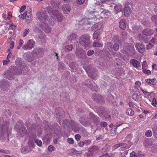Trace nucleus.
<instances>
[{
    "mask_svg": "<svg viewBox=\"0 0 157 157\" xmlns=\"http://www.w3.org/2000/svg\"><path fill=\"white\" fill-rule=\"evenodd\" d=\"M47 10L52 20H54L53 23H50L51 24L53 25L55 24V21H56L55 18L58 22H61L62 21L63 17L61 13L59 12L57 10H54L50 6L47 7Z\"/></svg>",
    "mask_w": 157,
    "mask_h": 157,
    "instance_id": "1",
    "label": "nucleus"
},
{
    "mask_svg": "<svg viewBox=\"0 0 157 157\" xmlns=\"http://www.w3.org/2000/svg\"><path fill=\"white\" fill-rule=\"evenodd\" d=\"M90 39V37L89 35L84 34L80 36L79 42L85 49H88L91 46Z\"/></svg>",
    "mask_w": 157,
    "mask_h": 157,
    "instance_id": "2",
    "label": "nucleus"
},
{
    "mask_svg": "<svg viewBox=\"0 0 157 157\" xmlns=\"http://www.w3.org/2000/svg\"><path fill=\"white\" fill-rule=\"evenodd\" d=\"M36 15L38 18L42 22L53 23L54 20H52L50 17L48 18L46 15V13L43 11H39L37 13Z\"/></svg>",
    "mask_w": 157,
    "mask_h": 157,
    "instance_id": "3",
    "label": "nucleus"
},
{
    "mask_svg": "<svg viewBox=\"0 0 157 157\" xmlns=\"http://www.w3.org/2000/svg\"><path fill=\"white\" fill-rule=\"evenodd\" d=\"M94 11L91 12V13H89L88 14V18H86L83 19L82 20V21L84 22V24L85 25H94V20L95 17H94Z\"/></svg>",
    "mask_w": 157,
    "mask_h": 157,
    "instance_id": "4",
    "label": "nucleus"
},
{
    "mask_svg": "<svg viewBox=\"0 0 157 157\" xmlns=\"http://www.w3.org/2000/svg\"><path fill=\"white\" fill-rule=\"evenodd\" d=\"M108 48L109 52L112 54H114L116 53V51L119 49V45L118 44H115L113 47H111L112 43L110 42H108L107 43Z\"/></svg>",
    "mask_w": 157,
    "mask_h": 157,
    "instance_id": "5",
    "label": "nucleus"
},
{
    "mask_svg": "<svg viewBox=\"0 0 157 157\" xmlns=\"http://www.w3.org/2000/svg\"><path fill=\"white\" fill-rule=\"evenodd\" d=\"M137 50L140 53H143L145 51L144 45L140 43H137L135 45Z\"/></svg>",
    "mask_w": 157,
    "mask_h": 157,
    "instance_id": "6",
    "label": "nucleus"
},
{
    "mask_svg": "<svg viewBox=\"0 0 157 157\" xmlns=\"http://www.w3.org/2000/svg\"><path fill=\"white\" fill-rule=\"evenodd\" d=\"M124 49L128 51L131 54L134 55L135 53V49L134 46L131 44H125Z\"/></svg>",
    "mask_w": 157,
    "mask_h": 157,
    "instance_id": "7",
    "label": "nucleus"
},
{
    "mask_svg": "<svg viewBox=\"0 0 157 157\" xmlns=\"http://www.w3.org/2000/svg\"><path fill=\"white\" fill-rule=\"evenodd\" d=\"M3 119L2 118H0V132L2 133V132H7V129H8V124H6V123H3L2 126L1 127V124L3 121Z\"/></svg>",
    "mask_w": 157,
    "mask_h": 157,
    "instance_id": "8",
    "label": "nucleus"
},
{
    "mask_svg": "<svg viewBox=\"0 0 157 157\" xmlns=\"http://www.w3.org/2000/svg\"><path fill=\"white\" fill-rule=\"evenodd\" d=\"M94 100L97 102L103 103L104 102L102 97L101 95L96 94H94L92 95Z\"/></svg>",
    "mask_w": 157,
    "mask_h": 157,
    "instance_id": "9",
    "label": "nucleus"
},
{
    "mask_svg": "<svg viewBox=\"0 0 157 157\" xmlns=\"http://www.w3.org/2000/svg\"><path fill=\"white\" fill-rule=\"evenodd\" d=\"M0 84L2 90L5 91L8 89L9 84L7 81H2L0 82Z\"/></svg>",
    "mask_w": 157,
    "mask_h": 157,
    "instance_id": "10",
    "label": "nucleus"
},
{
    "mask_svg": "<svg viewBox=\"0 0 157 157\" xmlns=\"http://www.w3.org/2000/svg\"><path fill=\"white\" fill-rule=\"evenodd\" d=\"M75 54L76 56L81 58L85 55L86 52L83 49L80 48L76 50Z\"/></svg>",
    "mask_w": 157,
    "mask_h": 157,
    "instance_id": "11",
    "label": "nucleus"
},
{
    "mask_svg": "<svg viewBox=\"0 0 157 157\" xmlns=\"http://www.w3.org/2000/svg\"><path fill=\"white\" fill-rule=\"evenodd\" d=\"M62 8L63 12L64 14H67L71 11V7L68 4H65L63 5Z\"/></svg>",
    "mask_w": 157,
    "mask_h": 157,
    "instance_id": "12",
    "label": "nucleus"
},
{
    "mask_svg": "<svg viewBox=\"0 0 157 157\" xmlns=\"http://www.w3.org/2000/svg\"><path fill=\"white\" fill-rule=\"evenodd\" d=\"M130 63L136 68H139L140 66V63L134 59H131L130 61Z\"/></svg>",
    "mask_w": 157,
    "mask_h": 157,
    "instance_id": "13",
    "label": "nucleus"
},
{
    "mask_svg": "<svg viewBox=\"0 0 157 157\" xmlns=\"http://www.w3.org/2000/svg\"><path fill=\"white\" fill-rule=\"evenodd\" d=\"M7 16L6 12V11H4L2 15V17L6 21L10 20L12 17V13L9 12L7 13Z\"/></svg>",
    "mask_w": 157,
    "mask_h": 157,
    "instance_id": "14",
    "label": "nucleus"
},
{
    "mask_svg": "<svg viewBox=\"0 0 157 157\" xmlns=\"http://www.w3.org/2000/svg\"><path fill=\"white\" fill-rule=\"evenodd\" d=\"M25 17L26 20L27 22H28V21H29L32 17V12L30 9L29 10L27 11L26 13L25 12Z\"/></svg>",
    "mask_w": 157,
    "mask_h": 157,
    "instance_id": "15",
    "label": "nucleus"
},
{
    "mask_svg": "<svg viewBox=\"0 0 157 157\" xmlns=\"http://www.w3.org/2000/svg\"><path fill=\"white\" fill-rule=\"evenodd\" d=\"M63 122V123H66V125L67 126H71L72 129H74V127H75L77 125V124L76 122L72 120L71 121V122H69L67 120H65Z\"/></svg>",
    "mask_w": 157,
    "mask_h": 157,
    "instance_id": "16",
    "label": "nucleus"
},
{
    "mask_svg": "<svg viewBox=\"0 0 157 157\" xmlns=\"http://www.w3.org/2000/svg\"><path fill=\"white\" fill-rule=\"evenodd\" d=\"M131 10L130 6H125V7L124 10V15L127 17H128L131 13Z\"/></svg>",
    "mask_w": 157,
    "mask_h": 157,
    "instance_id": "17",
    "label": "nucleus"
},
{
    "mask_svg": "<svg viewBox=\"0 0 157 157\" xmlns=\"http://www.w3.org/2000/svg\"><path fill=\"white\" fill-rule=\"evenodd\" d=\"M145 81L147 84L150 85H155L157 82V81L155 78L152 79L147 78L145 79Z\"/></svg>",
    "mask_w": 157,
    "mask_h": 157,
    "instance_id": "18",
    "label": "nucleus"
},
{
    "mask_svg": "<svg viewBox=\"0 0 157 157\" xmlns=\"http://www.w3.org/2000/svg\"><path fill=\"white\" fill-rule=\"evenodd\" d=\"M155 31L153 30L146 29L143 31V33L146 36H150L153 34Z\"/></svg>",
    "mask_w": 157,
    "mask_h": 157,
    "instance_id": "19",
    "label": "nucleus"
},
{
    "mask_svg": "<svg viewBox=\"0 0 157 157\" xmlns=\"http://www.w3.org/2000/svg\"><path fill=\"white\" fill-rule=\"evenodd\" d=\"M120 28L122 29H124L126 27V21L124 19H121L119 23Z\"/></svg>",
    "mask_w": 157,
    "mask_h": 157,
    "instance_id": "20",
    "label": "nucleus"
},
{
    "mask_svg": "<svg viewBox=\"0 0 157 157\" xmlns=\"http://www.w3.org/2000/svg\"><path fill=\"white\" fill-rule=\"evenodd\" d=\"M144 145L147 148H150L152 145V142L150 140L146 139L145 140L144 143Z\"/></svg>",
    "mask_w": 157,
    "mask_h": 157,
    "instance_id": "21",
    "label": "nucleus"
},
{
    "mask_svg": "<svg viewBox=\"0 0 157 157\" xmlns=\"http://www.w3.org/2000/svg\"><path fill=\"white\" fill-rule=\"evenodd\" d=\"M100 33L99 31H95L93 34V39L94 40H96V41H99L100 40Z\"/></svg>",
    "mask_w": 157,
    "mask_h": 157,
    "instance_id": "22",
    "label": "nucleus"
},
{
    "mask_svg": "<svg viewBox=\"0 0 157 157\" xmlns=\"http://www.w3.org/2000/svg\"><path fill=\"white\" fill-rule=\"evenodd\" d=\"M27 130H26V128L25 127L22 126L21 129H19V131H17L18 134H20L21 133V136H22L25 135L27 132Z\"/></svg>",
    "mask_w": 157,
    "mask_h": 157,
    "instance_id": "23",
    "label": "nucleus"
},
{
    "mask_svg": "<svg viewBox=\"0 0 157 157\" xmlns=\"http://www.w3.org/2000/svg\"><path fill=\"white\" fill-rule=\"evenodd\" d=\"M90 25V26H89V28L92 27H93V29L94 28L95 30H96V31L100 30L102 26V25L101 24H99V23H97L96 24H95L94 26H93V25Z\"/></svg>",
    "mask_w": 157,
    "mask_h": 157,
    "instance_id": "24",
    "label": "nucleus"
},
{
    "mask_svg": "<svg viewBox=\"0 0 157 157\" xmlns=\"http://www.w3.org/2000/svg\"><path fill=\"white\" fill-rule=\"evenodd\" d=\"M39 37L40 41H41V44H43L46 43V40L44 34L43 33L40 34L39 35Z\"/></svg>",
    "mask_w": 157,
    "mask_h": 157,
    "instance_id": "25",
    "label": "nucleus"
},
{
    "mask_svg": "<svg viewBox=\"0 0 157 157\" xmlns=\"http://www.w3.org/2000/svg\"><path fill=\"white\" fill-rule=\"evenodd\" d=\"M14 71L13 73L16 75H21L22 73V71L20 67H14Z\"/></svg>",
    "mask_w": 157,
    "mask_h": 157,
    "instance_id": "26",
    "label": "nucleus"
},
{
    "mask_svg": "<svg viewBox=\"0 0 157 157\" xmlns=\"http://www.w3.org/2000/svg\"><path fill=\"white\" fill-rule=\"evenodd\" d=\"M27 44L28 46L29 47V49H31L34 47V45L35 43L33 40L31 39L29 40Z\"/></svg>",
    "mask_w": 157,
    "mask_h": 157,
    "instance_id": "27",
    "label": "nucleus"
},
{
    "mask_svg": "<svg viewBox=\"0 0 157 157\" xmlns=\"http://www.w3.org/2000/svg\"><path fill=\"white\" fill-rule=\"evenodd\" d=\"M138 40L141 42H143L144 43H147V41L145 40V37L144 35L140 34H139L137 36Z\"/></svg>",
    "mask_w": 157,
    "mask_h": 157,
    "instance_id": "28",
    "label": "nucleus"
},
{
    "mask_svg": "<svg viewBox=\"0 0 157 157\" xmlns=\"http://www.w3.org/2000/svg\"><path fill=\"white\" fill-rule=\"evenodd\" d=\"M121 9L122 6L120 4H117L115 6L114 11L116 13L120 12L121 10Z\"/></svg>",
    "mask_w": 157,
    "mask_h": 157,
    "instance_id": "29",
    "label": "nucleus"
},
{
    "mask_svg": "<svg viewBox=\"0 0 157 157\" xmlns=\"http://www.w3.org/2000/svg\"><path fill=\"white\" fill-rule=\"evenodd\" d=\"M42 29L45 32L47 33H50L51 31V27L46 25H44V26L43 27Z\"/></svg>",
    "mask_w": 157,
    "mask_h": 157,
    "instance_id": "30",
    "label": "nucleus"
},
{
    "mask_svg": "<svg viewBox=\"0 0 157 157\" xmlns=\"http://www.w3.org/2000/svg\"><path fill=\"white\" fill-rule=\"evenodd\" d=\"M126 113L129 116H132L134 114V111L130 108L127 109L126 110Z\"/></svg>",
    "mask_w": 157,
    "mask_h": 157,
    "instance_id": "31",
    "label": "nucleus"
},
{
    "mask_svg": "<svg viewBox=\"0 0 157 157\" xmlns=\"http://www.w3.org/2000/svg\"><path fill=\"white\" fill-rule=\"evenodd\" d=\"M139 92H134L132 96V98L135 100H138L139 97Z\"/></svg>",
    "mask_w": 157,
    "mask_h": 157,
    "instance_id": "32",
    "label": "nucleus"
},
{
    "mask_svg": "<svg viewBox=\"0 0 157 157\" xmlns=\"http://www.w3.org/2000/svg\"><path fill=\"white\" fill-rule=\"evenodd\" d=\"M57 0H52L51 2V4L53 9L56 8L58 7V2H57Z\"/></svg>",
    "mask_w": 157,
    "mask_h": 157,
    "instance_id": "33",
    "label": "nucleus"
},
{
    "mask_svg": "<svg viewBox=\"0 0 157 157\" xmlns=\"http://www.w3.org/2000/svg\"><path fill=\"white\" fill-rule=\"evenodd\" d=\"M7 23L8 24L10 25L8 29L9 30L12 29L14 30L16 29V26L15 25L13 24L11 21H8Z\"/></svg>",
    "mask_w": 157,
    "mask_h": 157,
    "instance_id": "34",
    "label": "nucleus"
},
{
    "mask_svg": "<svg viewBox=\"0 0 157 157\" xmlns=\"http://www.w3.org/2000/svg\"><path fill=\"white\" fill-rule=\"evenodd\" d=\"M100 41H98V42L95 41L93 44V46L94 47H100L103 46V44L99 43Z\"/></svg>",
    "mask_w": 157,
    "mask_h": 157,
    "instance_id": "35",
    "label": "nucleus"
},
{
    "mask_svg": "<svg viewBox=\"0 0 157 157\" xmlns=\"http://www.w3.org/2000/svg\"><path fill=\"white\" fill-rule=\"evenodd\" d=\"M120 145V147L121 150H124V149L126 148L127 146V145L125 143H119Z\"/></svg>",
    "mask_w": 157,
    "mask_h": 157,
    "instance_id": "36",
    "label": "nucleus"
},
{
    "mask_svg": "<svg viewBox=\"0 0 157 157\" xmlns=\"http://www.w3.org/2000/svg\"><path fill=\"white\" fill-rule=\"evenodd\" d=\"M73 48V46L72 45H68L65 48V51L66 52L71 51Z\"/></svg>",
    "mask_w": 157,
    "mask_h": 157,
    "instance_id": "37",
    "label": "nucleus"
},
{
    "mask_svg": "<svg viewBox=\"0 0 157 157\" xmlns=\"http://www.w3.org/2000/svg\"><path fill=\"white\" fill-rule=\"evenodd\" d=\"M22 127V124L21 123H17L14 127V129L16 131L18 130L19 131L20 129H21V128Z\"/></svg>",
    "mask_w": 157,
    "mask_h": 157,
    "instance_id": "38",
    "label": "nucleus"
},
{
    "mask_svg": "<svg viewBox=\"0 0 157 157\" xmlns=\"http://www.w3.org/2000/svg\"><path fill=\"white\" fill-rule=\"evenodd\" d=\"M76 38L77 35L74 33H72L68 39L70 40H75Z\"/></svg>",
    "mask_w": 157,
    "mask_h": 157,
    "instance_id": "39",
    "label": "nucleus"
},
{
    "mask_svg": "<svg viewBox=\"0 0 157 157\" xmlns=\"http://www.w3.org/2000/svg\"><path fill=\"white\" fill-rule=\"evenodd\" d=\"M4 77L10 80L13 78V76L11 74L10 75L7 73L4 74Z\"/></svg>",
    "mask_w": 157,
    "mask_h": 157,
    "instance_id": "40",
    "label": "nucleus"
},
{
    "mask_svg": "<svg viewBox=\"0 0 157 157\" xmlns=\"http://www.w3.org/2000/svg\"><path fill=\"white\" fill-rule=\"evenodd\" d=\"M128 153V150H126L123 152H121L119 155L120 157H126Z\"/></svg>",
    "mask_w": 157,
    "mask_h": 157,
    "instance_id": "41",
    "label": "nucleus"
},
{
    "mask_svg": "<svg viewBox=\"0 0 157 157\" xmlns=\"http://www.w3.org/2000/svg\"><path fill=\"white\" fill-rule=\"evenodd\" d=\"M152 135V132L150 130L146 131L145 132V135L147 137H150Z\"/></svg>",
    "mask_w": 157,
    "mask_h": 157,
    "instance_id": "42",
    "label": "nucleus"
},
{
    "mask_svg": "<svg viewBox=\"0 0 157 157\" xmlns=\"http://www.w3.org/2000/svg\"><path fill=\"white\" fill-rule=\"evenodd\" d=\"M29 31L30 30L29 29L27 28L25 29L23 32V37H25L29 33Z\"/></svg>",
    "mask_w": 157,
    "mask_h": 157,
    "instance_id": "43",
    "label": "nucleus"
},
{
    "mask_svg": "<svg viewBox=\"0 0 157 157\" xmlns=\"http://www.w3.org/2000/svg\"><path fill=\"white\" fill-rule=\"evenodd\" d=\"M55 147L52 145H49L48 148V151L49 152L55 150Z\"/></svg>",
    "mask_w": 157,
    "mask_h": 157,
    "instance_id": "44",
    "label": "nucleus"
},
{
    "mask_svg": "<svg viewBox=\"0 0 157 157\" xmlns=\"http://www.w3.org/2000/svg\"><path fill=\"white\" fill-rule=\"evenodd\" d=\"M35 142L39 146L41 147L42 146V143L41 140H35Z\"/></svg>",
    "mask_w": 157,
    "mask_h": 157,
    "instance_id": "45",
    "label": "nucleus"
},
{
    "mask_svg": "<svg viewBox=\"0 0 157 157\" xmlns=\"http://www.w3.org/2000/svg\"><path fill=\"white\" fill-rule=\"evenodd\" d=\"M151 104L152 105L155 107L157 105V101L156 98H153L151 102Z\"/></svg>",
    "mask_w": 157,
    "mask_h": 157,
    "instance_id": "46",
    "label": "nucleus"
},
{
    "mask_svg": "<svg viewBox=\"0 0 157 157\" xmlns=\"http://www.w3.org/2000/svg\"><path fill=\"white\" fill-rule=\"evenodd\" d=\"M140 89L141 91H142L144 94L150 95L151 94L150 92H148L147 90H144L142 88H140Z\"/></svg>",
    "mask_w": 157,
    "mask_h": 157,
    "instance_id": "47",
    "label": "nucleus"
},
{
    "mask_svg": "<svg viewBox=\"0 0 157 157\" xmlns=\"http://www.w3.org/2000/svg\"><path fill=\"white\" fill-rule=\"evenodd\" d=\"M152 21L155 23H156L157 21V16L154 15L151 18Z\"/></svg>",
    "mask_w": 157,
    "mask_h": 157,
    "instance_id": "48",
    "label": "nucleus"
},
{
    "mask_svg": "<svg viewBox=\"0 0 157 157\" xmlns=\"http://www.w3.org/2000/svg\"><path fill=\"white\" fill-rule=\"evenodd\" d=\"M120 145H119V143L116 144L114 145L112 147V151H114L116 149H117L119 147Z\"/></svg>",
    "mask_w": 157,
    "mask_h": 157,
    "instance_id": "49",
    "label": "nucleus"
},
{
    "mask_svg": "<svg viewBox=\"0 0 157 157\" xmlns=\"http://www.w3.org/2000/svg\"><path fill=\"white\" fill-rule=\"evenodd\" d=\"M94 152L91 148L89 149V150L88 152V155L89 156L92 155L94 154Z\"/></svg>",
    "mask_w": 157,
    "mask_h": 157,
    "instance_id": "50",
    "label": "nucleus"
},
{
    "mask_svg": "<svg viewBox=\"0 0 157 157\" xmlns=\"http://www.w3.org/2000/svg\"><path fill=\"white\" fill-rule=\"evenodd\" d=\"M79 121L83 125H84L85 126H87L90 125V124H87L85 123L84 121H83L82 120V118H81L79 120Z\"/></svg>",
    "mask_w": 157,
    "mask_h": 157,
    "instance_id": "51",
    "label": "nucleus"
},
{
    "mask_svg": "<svg viewBox=\"0 0 157 157\" xmlns=\"http://www.w3.org/2000/svg\"><path fill=\"white\" fill-rule=\"evenodd\" d=\"M68 143L70 144H73L74 143V140L72 138H69L67 139Z\"/></svg>",
    "mask_w": 157,
    "mask_h": 157,
    "instance_id": "52",
    "label": "nucleus"
},
{
    "mask_svg": "<svg viewBox=\"0 0 157 157\" xmlns=\"http://www.w3.org/2000/svg\"><path fill=\"white\" fill-rule=\"evenodd\" d=\"M143 72L144 73L146 74L147 75H150L151 73V72L150 70L145 69L143 70Z\"/></svg>",
    "mask_w": 157,
    "mask_h": 157,
    "instance_id": "53",
    "label": "nucleus"
},
{
    "mask_svg": "<svg viewBox=\"0 0 157 157\" xmlns=\"http://www.w3.org/2000/svg\"><path fill=\"white\" fill-rule=\"evenodd\" d=\"M94 53V51L92 50H89L87 52V55L88 56H92Z\"/></svg>",
    "mask_w": 157,
    "mask_h": 157,
    "instance_id": "54",
    "label": "nucleus"
},
{
    "mask_svg": "<svg viewBox=\"0 0 157 157\" xmlns=\"http://www.w3.org/2000/svg\"><path fill=\"white\" fill-rule=\"evenodd\" d=\"M0 152L5 153L6 154H10V151L8 150L0 149Z\"/></svg>",
    "mask_w": 157,
    "mask_h": 157,
    "instance_id": "55",
    "label": "nucleus"
},
{
    "mask_svg": "<svg viewBox=\"0 0 157 157\" xmlns=\"http://www.w3.org/2000/svg\"><path fill=\"white\" fill-rule=\"evenodd\" d=\"M107 124L106 122L102 121L100 123V125L102 127H105L107 126Z\"/></svg>",
    "mask_w": 157,
    "mask_h": 157,
    "instance_id": "56",
    "label": "nucleus"
},
{
    "mask_svg": "<svg viewBox=\"0 0 157 157\" xmlns=\"http://www.w3.org/2000/svg\"><path fill=\"white\" fill-rule=\"evenodd\" d=\"M26 8V7L25 6V5H23L22 6L21 8H20L19 12L20 13H21L23 12V11Z\"/></svg>",
    "mask_w": 157,
    "mask_h": 157,
    "instance_id": "57",
    "label": "nucleus"
},
{
    "mask_svg": "<svg viewBox=\"0 0 157 157\" xmlns=\"http://www.w3.org/2000/svg\"><path fill=\"white\" fill-rule=\"evenodd\" d=\"M130 157H137V155H136V153L134 151H132L130 154Z\"/></svg>",
    "mask_w": 157,
    "mask_h": 157,
    "instance_id": "58",
    "label": "nucleus"
},
{
    "mask_svg": "<svg viewBox=\"0 0 157 157\" xmlns=\"http://www.w3.org/2000/svg\"><path fill=\"white\" fill-rule=\"evenodd\" d=\"M138 157H144V155L143 154L142 152L141 151H138Z\"/></svg>",
    "mask_w": 157,
    "mask_h": 157,
    "instance_id": "59",
    "label": "nucleus"
},
{
    "mask_svg": "<svg viewBox=\"0 0 157 157\" xmlns=\"http://www.w3.org/2000/svg\"><path fill=\"white\" fill-rule=\"evenodd\" d=\"M81 138V136L78 134H76L75 136V138L76 140L77 141H79Z\"/></svg>",
    "mask_w": 157,
    "mask_h": 157,
    "instance_id": "60",
    "label": "nucleus"
},
{
    "mask_svg": "<svg viewBox=\"0 0 157 157\" xmlns=\"http://www.w3.org/2000/svg\"><path fill=\"white\" fill-rule=\"evenodd\" d=\"M141 85V83L139 81H136L135 83V86L137 87H139Z\"/></svg>",
    "mask_w": 157,
    "mask_h": 157,
    "instance_id": "61",
    "label": "nucleus"
},
{
    "mask_svg": "<svg viewBox=\"0 0 157 157\" xmlns=\"http://www.w3.org/2000/svg\"><path fill=\"white\" fill-rule=\"evenodd\" d=\"M10 62V60L9 59L4 60L3 61V64L4 65H7Z\"/></svg>",
    "mask_w": 157,
    "mask_h": 157,
    "instance_id": "62",
    "label": "nucleus"
},
{
    "mask_svg": "<svg viewBox=\"0 0 157 157\" xmlns=\"http://www.w3.org/2000/svg\"><path fill=\"white\" fill-rule=\"evenodd\" d=\"M77 3L79 5H82L85 2V0H76Z\"/></svg>",
    "mask_w": 157,
    "mask_h": 157,
    "instance_id": "63",
    "label": "nucleus"
},
{
    "mask_svg": "<svg viewBox=\"0 0 157 157\" xmlns=\"http://www.w3.org/2000/svg\"><path fill=\"white\" fill-rule=\"evenodd\" d=\"M83 141L84 143V144H86V145L90 144L91 142V140H87Z\"/></svg>",
    "mask_w": 157,
    "mask_h": 157,
    "instance_id": "64",
    "label": "nucleus"
}]
</instances>
